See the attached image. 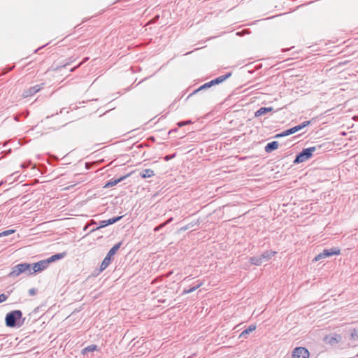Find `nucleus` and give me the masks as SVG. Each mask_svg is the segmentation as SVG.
I'll return each instance as SVG.
<instances>
[{
    "label": "nucleus",
    "mask_w": 358,
    "mask_h": 358,
    "mask_svg": "<svg viewBox=\"0 0 358 358\" xmlns=\"http://www.w3.org/2000/svg\"><path fill=\"white\" fill-rule=\"evenodd\" d=\"M25 318L22 317V313L20 310H15L8 313L5 317V324L8 327H20L23 325Z\"/></svg>",
    "instance_id": "obj_1"
},
{
    "label": "nucleus",
    "mask_w": 358,
    "mask_h": 358,
    "mask_svg": "<svg viewBox=\"0 0 358 358\" xmlns=\"http://www.w3.org/2000/svg\"><path fill=\"white\" fill-rule=\"evenodd\" d=\"M122 245V242L120 241L114 245L110 249V250L108 252L106 256L105 257V258L103 259L101 264L99 271H103L110 265V264L113 259V257L115 255V253L117 252V250L120 249Z\"/></svg>",
    "instance_id": "obj_2"
},
{
    "label": "nucleus",
    "mask_w": 358,
    "mask_h": 358,
    "mask_svg": "<svg viewBox=\"0 0 358 358\" xmlns=\"http://www.w3.org/2000/svg\"><path fill=\"white\" fill-rule=\"evenodd\" d=\"M317 150V148L316 146L303 149L296 155L295 159L294 160V163L299 164L306 162L313 156V152Z\"/></svg>",
    "instance_id": "obj_3"
},
{
    "label": "nucleus",
    "mask_w": 358,
    "mask_h": 358,
    "mask_svg": "<svg viewBox=\"0 0 358 358\" xmlns=\"http://www.w3.org/2000/svg\"><path fill=\"white\" fill-rule=\"evenodd\" d=\"M31 264L28 263H21L14 266L12 268V271L8 275V277L15 278L20 275L21 273L25 272L26 271L30 270Z\"/></svg>",
    "instance_id": "obj_4"
},
{
    "label": "nucleus",
    "mask_w": 358,
    "mask_h": 358,
    "mask_svg": "<svg viewBox=\"0 0 358 358\" xmlns=\"http://www.w3.org/2000/svg\"><path fill=\"white\" fill-rule=\"evenodd\" d=\"M310 124V121H305L299 125H296V126L293 127L289 129H287L286 131H285L280 134H276L274 136V138L282 137V136L293 134L299 131V130L303 129L304 127L308 126Z\"/></svg>",
    "instance_id": "obj_5"
},
{
    "label": "nucleus",
    "mask_w": 358,
    "mask_h": 358,
    "mask_svg": "<svg viewBox=\"0 0 358 358\" xmlns=\"http://www.w3.org/2000/svg\"><path fill=\"white\" fill-rule=\"evenodd\" d=\"M340 254V250L337 248H331L330 249H324L322 252L317 255L314 260L319 261L323 258L329 257L332 255H338Z\"/></svg>",
    "instance_id": "obj_6"
},
{
    "label": "nucleus",
    "mask_w": 358,
    "mask_h": 358,
    "mask_svg": "<svg viewBox=\"0 0 358 358\" xmlns=\"http://www.w3.org/2000/svg\"><path fill=\"white\" fill-rule=\"evenodd\" d=\"M32 266V269L30 268L29 270L30 275H33L36 273L43 271V270L46 269L48 267L49 264L45 259L33 264Z\"/></svg>",
    "instance_id": "obj_7"
},
{
    "label": "nucleus",
    "mask_w": 358,
    "mask_h": 358,
    "mask_svg": "<svg viewBox=\"0 0 358 358\" xmlns=\"http://www.w3.org/2000/svg\"><path fill=\"white\" fill-rule=\"evenodd\" d=\"M268 261V251L266 250L260 255L254 256L250 258V262L255 265H261L264 262Z\"/></svg>",
    "instance_id": "obj_8"
},
{
    "label": "nucleus",
    "mask_w": 358,
    "mask_h": 358,
    "mask_svg": "<svg viewBox=\"0 0 358 358\" xmlns=\"http://www.w3.org/2000/svg\"><path fill=\"white\" fill-rule=\"evenodd\" d=\"M43 85H44L43 83H42L41 85H36L32 86L25 90H24V92L22 93V96L24 98L32 96L36 93L39 92L43 87Z\"/></svg>",
    "instance_id": "obj_9"
},
{
    "label": "nucleus",
    "mask_w": 358,
    "mask_h": 358,
    "mask_svg": "<svg viewBox=\"0 0 358 358\" xmlns=\"http://www.w3.org/2000/svg\"><path fill=\"white\" fill-rule=\"evenodd\" d=\"M293 358H308L309 352L303 347L296 348L292 352Z\"/></svg>",
    "instance_id": "obj_10"
},
{
    "label": "nucleus",
    "mask_w": 358,
    "mask_h": 358,
    "mask_svg": "<svg viewBox=\"0 0 358 358\" xmlns=\"http://www.w3.org/2000/svg\"><path fill=\"white\" fill-rule=\"evenodd\" d=\"M131 174V173H129L125 176H120V178H117V179H112V180H108L106 184L105 185L103 186L104 188H109V187H112L115 185H116L117 184H118L119 182L123 181L124 179H126L127 178H128L130 175Z\"/></svg>",
    "instance_id": "obj_11"
},
{
    "label": "nucleus",
    "mask_w": 358,
    "mask_h": 358,
    "mask_svg": "<svg viewBox=\"0 0 358 358\" xmlns=\"http://www.w3.org/2000/svg\"><path fill=\"white\" fill-rule=\"evenodd\" d=\"M231 74H232L231 72H228L224 75L220 76L210 80V83L212 87L215 85H218V84L222 83L223 81L226 80L229 77H231Z\"/></svg>",
    "instance_id": "obj_12"
},
{
    "label": "nucleus",
    "mask_w": 358,
    "mask_h": 358,
    "mask_svg": "<svg viewBox=\"0 0 358 358\" xmlns=\"http://www.w3.org/2000/svg\"><path fill=\"white\" fill-rule=\"evenodd\" d=\"M66 252L57 253V254H55V255H52L51 257L47 258L46 260L48 261V264H50L52 262H55L56 261L63 259L64 257H66Z\"/></svg>",
    "instance_id": "obj_13"
},
{
    "label": "nucleus",
    "mask_w": 358,
    "mask_h": 358,
    "mask_svg": "<svg viewBox=\"0 0 358 358\" xmlns=\"http://www.w3.org/2000/svg\"><path fill=\"white\" fill-rule=\"evenodd\" d=\"M211 85L210 83V81L208 82V83H206L205 84L202 85L201 86H200L199 88H197L196 90H194L192 93H190L188 96L186 98V100H187L188 99H189L191 96H192L193 95L199 93V92L201 91H203V90H206L210 87H211Z\"/></svg>",
    "instance_id": "obj_14"
},
{
    "label": "nucleus",
    "mask_w": 358,
    "mask_h": 358,
    "mask_svg": "<svg viewBox=\"0 0 358 358\" xmlns=\"http://www.w3.org/2000/svg\"><path fill=\"white\" fill-rule=\"evenodd\" d=\"M339 338L341 337H324V343L334 347L341 341Z\"/></svg>",
    "instance_id": "obj_15"
},
{
    "label": "nucleus",
    "mask_w": 358,
    "mask_h": 358,
    "mask_svg": "<svg viewBox=\"0 0 358 358\" xmlns=\"http://www.w3.org/2000/svg\"><path fill=\"white\" fill-rule=\"evenodd\" d=\"M256 329V325L255 324H250L248 327L245 324H243V330L240 333L239 336H246L248 334H250L253 331H255Z\"/></svg>",
    "instance_id": "obj_16"
},
{
    "label": "nucleus",
    "mask_w": 358,
    "mask_h": 358,
    "mask_svg": "<svg viewBox=\"0 0 358 358\" xmlns=\"http://www.w3.org/2000/svg\"><path fill=\"white\" fill-rule=\"evenodd\" d=\"M139 176L142 178H150L153 176H155L154 171L150 169H144L142 171L140 172Z\"/></svg>",
    "instance_id": "obj_17"
},
{
    "label": "nucleus",
    "mask_w": 358,
    "mask_h": 358,
    "mask_svg": "<svg viewBox=\"0 0 358 358\" xmlns=\"http://www.w3.org/2000/svg\"><path fill=\"white\" fill-rule=\"evenodd\" d=\"M203 285L202 282H199L195 286H193L189 289H185L182 292V294H189L194 292L199 287H200Z\"/></svg>",
    "instance_id": "obj_18"
},
{
    "label": "nucleus",
    "mask_w": 358,
    "mask_h": 358,
    "mask_svg": "<svg viewBox=\"0 0 358 358\" xmlns=\"http://www.w3.org/2000/svg\"><path fill=\"white\" fill-rule=\"evenodd\" d=\"M267 113H268V107H262L255 112V116L259 117L262 115L266 114Z\"/></svg>",
    "instance_id": "obj_19"
},
{
    "label": "nucleus",
    "mask_w": 358,
    "mask_h": 358,
    "mask_svg": "<svg viewBox=\"0 0 358 358\" xmlns=\"http://www.w3.org/2000/svg\"><path fill=\"white\" fill-rule=\"evenodd\" d=\"M96 350H97V346L96 345H89V346L85 348L82 350V353L83 355H87L90 352H93V351H95Z\"/></svg>",
    "instance_id": "obj_20"
},
{
    "label": "nucleus",
    "mask_w": 358,
    "mask_h": 358,
    "mask_svg": "<svg viewBox=\"0 0 358 358\" xmlns=\"http://www.w3.org/2000/svg\"><path fill=\"white\" fill-rule=\"evenodd\" d=\"M173 220V217L169 218L166 222L156 226L154 229L155 231H158L161 230L162 228H164L167 224L170 223Z\"/></svg>",
    "instance_id": "obj_21"
},
{
    "label": "nucleus",
    "mask_w": 358,
    "mask_h": 358,
    "mask_svg": "<svg viewBox=\"0 0 358 358\" xmlns=\"http://www.w3.org/2000/svg\"><path fill=\"white\" fill-rule=\"evenodd\" d=\"M122 218V216H116V217H113L110 219L106 220L107 224L108 226V225L115 224V222L120 220Z\"/></svg>",
    "instance_id": "obj_22"
},
{
    "label": "nucleus",
    "mask_w": 358,
    "mask_h": 358,
    "mask_svg": "<svg viewBox=\"0 0 358 358\" xmlns=\"http://www.w3.org/2000/svg\"><path fill=\"white\" fill-rule=\"evenodd\" d=\"M107 226H108V224H107L106 220H102V221L100 222L99 226L96 227V228H93L92 229H91L90 233H92V232H94V231H96V230H98V229H99L101 228H103V227H106Z\"/></svg>",
    "instance_id": "obj_23"
},
{
    "label": "nucleus",
    "mask_w": 358,
    "mask_h": 358,
    "mask_svg": "<svg viewBox=\"0 0 358 358\" xmlns=\"http://www.w3.org/2000/svg\"><path fill=\"white\" fill-rule=\"evenodd\" d=\"M192 121L191 120H185V121H180L177 122V125L178 127H182L183 126L189 125L192 124Z\"/></svg>",
    "instance_id": "obj_24"
},
{
    "label": "nucleus",
    "mask_w": 358,
    "mask_h": 358,
    "mask_svg": "<svg viewBox=\"0 0 358 358\" xmlns=\"http://www.w3.org/2000/svg\"><path fill=\"white\" fill-rule=\"evenodd\" d=\"M15 231V230H14V229H9V230L3 231L1 233H0V237L8 236L10 234H13Z\"/></svg>",
    "instance_id": "obj_25"
},
{
    "label": "nucleus",
    "mask_w": 358,
    "mask_h": 358,
    "mask_svg": "<svg viewBox=\"0 0 358 358\" xmlns=\"http://www.w3.org/2000/svg\"><path fill=\"white\" fill-rule=\"evenodd\" d=\"M11 292L12 291L8 292L7 294H0V303H2V302L6 301L7 300V299H8V296L10 294Z\"/></svg>",
    "instance_id": "obj_26"
},
{
    "label": "nucleus",
    "mask_w": 358,
    "mask_h": 358,
    "mask_svg": "<svg viewBox=\"0 0 358 358\" xmlns=\"http://www.w3.org/2000/svg\"><path fill=\"white\" fill-rule=\"evenodd\" d=\"M278 141H272L270 143V152L278 148Z\"/></svg>",
    "instance_id": "obj_27"
},
{
    "label": "nucleus",
    "mask_w": 358,
    "mask_h": 358,
    "mask_svg": "<svg viewBox=\"0 0 358 358\" xmlns=\"http://www.w3.org/2000/svg\"><path fill=\"white\" fill-rule=\"evenodd\" d=\"M234 334H236V333L239 332L240 331H242L243 330V324L241 323L238 325L236 326L234 328Z\"/></svg>",
    "instance_id": "obj_28"
},
{
    "label": "nucleus",
    "mask_w": 358,
    "mask_h": 358,
    "mask_svg": "<svg viewBox=\"0 0 358 358\" xmlns=\"http://www.w3.org/2000/svg\"><path fill=\"white\" fill-rule=\"evenodd\" d=\"M176 152L172 155H167L164 156V161L168 162V161L173 159L174 157H176Z\"/></svg>",
    "instance_id": "obj_29"
},
{
    "label": "nucleus",
    "mask_w": 358,
    "mask_h": 358,
    "mask_svg": "<svg viewBox=\"0 0 358 358\" xmlns=\"http://www.w3.org/2000/svg\"><path fill=\"white\" fill-rule=\"evenodd\" d=\"M196 223H189L184 227H182L181 229H180V231H186L189 229H190L191 227H194Z\"/></svg>",
    "instance_id": "obj_30"
},
{
    "label": "nucleus",
    "mask_w": 358,
    "mask_h": 358,
    "mask_svg": "<svg viewBox=\"0 0 358 358\" xmlns=\"http://www.w3.org/2000/svg\"><path fill=\"white\" fill-rule=\"evenodd\" d=\"M37 293V289L36 288H31L29 289V294L30 296H35Z\"/></svg>",
    "instance_id": "obj_31"
},
{
    "label": "nucleus",
    "mask_w": 358,
    "mask_h": 358,
    "mask_svg": "<svg viewBox=\"0 0 358 358\" xmlns=\"http://www.w3.org/2000/svg\"><path fill=\"white\" fill-rule=\"evenodd\" d=\"M96 222L94 220H91L90 223L87 224L85 227H84V230H86L90 225H92V224H96Z\"/></svg>",
    "instance_id": "obj_32"
},
{
    "label": "nucleus",
    "mask_w": 358,
    "mask_h": 358,
    "mask_svg": "<svg viewBox=\"0 0 358 358\" xmlns=\"http://www.w3.org/2000/svg\"><path fill=\"white\" fill-rule=\"evenodd\" d=\"M178 128L172 129H171V130L168 132V134H169V135H170V134H173V133H174V132L178 131Z\"/></svg>",
    "instance_id": "obj_33"
},
{
    "label": "nucleus",
    "mask_w": 358,
    "mask_h": 358,
    "mask_svg": "<svg viewBox=\"0 0 358 358\" xmlns=\"http://www.w3.org/2000/svg\"><path fill=\"white\" fill-rule=\"evenodd\" d=\"M148 141H151V142H155V138L154 136H150L149 138H148Z\"/></svg>",
    "instance_id": "obj_34"
},
{
    "label": "nucleus",
    "mask_w": 358,
    "mask_h": 358,
    "mask_svg": "<svg viewBox=\"0 0 358 358\" xmlns=\"http://www.w3.org/2000/svg\"><path fill=\"white\" fill-rule=\"evenodd\" d=\"M357 335V331L355 329H353V331L350 333V336H354Z\"/></svg>",
    "instance_id": "obj_35"
},
{
    "label": "nucleus",
    "mask_w": 358,
    "mask_h": 358,
    "mask_svg": "<svg viewBox=\"0 0 358 358\" xmlns=\"http://www.w3.org/2000/svg\"><path fill=\"white\" fill-rule=\"evenodd\" d=\"M264 150L266 152H268V143L265 145Z\"/></svg>",
    "instance_id": "obj_36"
},
{
    "label": "nucleus",
    "mask_w": 358,
    "mask_h": 358,
    "mask_svg": "<svg viewBox=\"0 0 358 358\" xmlns=\"http://www.w3.org/2000/svg\"><path fill=\"white\" fill-rule=\"evenodd\" d=\"M144 146H148V145H145V144H143V143H141L140 145H138V148H143Z\"/></svg>",
    "instance_id": "obj_37"
},
{
    "label": "nucleus",
    "mask_w": 358,
    "mask_h": 358,
    "mask_svg": "<svg viewBox=\"0 0 358 358\" xmlns=\"http://www.w3.org/2000/svg\"><path fill=\"white\" fill-rule=\"evenodd\" d=\"M46 45H42L41 47L38 48V49H36L34 52H37L40 49L43 48V47H45Z\"/></svg>",
    "instance_id": "obj_38"
},
{
    "label": "nucleus",
    "mask_w": 358,
    "mask_h": 358,
    "mask_svg": "<svg viewBox=\"0 0 358 358\" xmlns=\"http://www.w3.org/2000/svg\"><path fill=\"white\" fill-rule=\"evenodd\" d=\"M13 69V67H10V68H8L7 70H6V72H8V71H12Z\"/></svg>",
    "instance_id": "obj_39"
},
{
    "label": "nucleus",
    "mask_w": 358,
    "mask_h": 358,
    "mask_svg": "<svg viewBox=\"0 0 358 358\" xmlns=\"http://www.w3.org/2000/svg\"><path fill=\"white\" fill-rule=\"evenodd\" d=\"M27 166H28V164H22V168L27 167Z\"/></svg>",
    "instance_id": "obj_40"
},
{
    "label": "nucleus",
    "mask_w": 358,
    "mask_h": 358,
    "mask_svg": "<svg viewBox=\"0 0 358 358\" xmlns=\"http://www.w3.org/2000/svg\"><path fill=\"white\" fill-rule=\"evenodd\" d=\"M159 18V15H157L155 17V20H157Z\"/></svg>",
    "instance_id": "obj_41"
},
{
    "label": "nucleus",
    "mask_w": 358,
    "mask_h": 358,
    "mask_svg": "<svg viewBox=\"0 0 358 358\" xmlns=\"http://www.w3.org/2000/svg\"><path fill=\"white\" fill-rule=\"evenodd\" d=\"M64 108L61 109V110L59 111V113H63V110H64Z\"/></svg>",
    "instance_id": "obj_42"
},
{
    "label": "nucleus",
    "mask_w": 358,
    "mask_h": 358,
    "mask_svg": "<svg viewBox=\"0 0 358 358\" xmlns=\"http://www.w3.org/2000/svg\"><path fill=\"white\" fill-rule=\"evenodd\" d=\"M1 336H8V334H0Z\"/></svg>",
    "instance_id": "obj_43"
},
{
    "label": "nucleus",
    "mask_w": 358,
    "mask_h": 358,
    "mask_svg": "<svg viewBox=\"0 0 358 358\" xmlns=\"http://www.w3.org/2000/svg\"><path fill=\"white\" fill-rule=\"evenodd\" d=\"M2 183H3V182H1L0 183V185H1Z\"/></svg>",
    "instance_id": "obj_44"
}]
</instances>
